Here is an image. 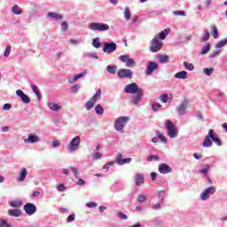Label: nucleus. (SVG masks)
<instances>
[{"instance_id":"f257e3e1","label":"nucleus","mask_w":227,"mask_h":227,"mask_svg":"<svg viewBox=\"0 0 227 227\" xmlns=\"http://www.w3.org/2000/svg\"><path fill=\"white\" fill-rule=\"evenodd\" d=\"M165 127L167 128V136L170 139H176L178 137V128L173 123V121L167 120L165 121Z\"/></svg>"},{"instance_id":"f03ea898","label":"nucleus","mask_w":227,"mask_h":227,"mask_svg":"<svg viewBox=\"0 0 227 227\" xmlns=\"http://www.w3.org/2000/svg\"><path fill=\"white\" fill-rule=\"evenodd\" d=\"M130 121V117L127 116H120L115 119L114 121V129L117 130V132H120L121 130H123L125 129V125Z\"/></svg>"},{"instance_id":"7ed1b4c3","label":"nucleus","mask_w":227,"mask_h":227,"mask_svg":"<svg viewBox=\"0 0 227 227\" xmlns=\"http://www.w3.org/2000/svg\"><path fill=\"white\" fill-rule=\"evenodd\" d=\"M81 145V137H74L70 143L66 146L67 150L69 153H74V152H77L79 150V146Z\"/></svg>"},{"instance_id":"20e7f679","label":"nucleus","mask_w":227,"mask_h":227,"mask_svg":"<svg viewBox=\"0 0 227 227\" xmlns=\"http://www.w3.org/2000/svg\"><path fill=\"white\" fill-rule=\"evenodd\" d=\"M215 186H209L202 191L200 195V199L201 200V201H207L210 199L211 196H213V194H215Z\"/></svg>"},{"instance_id":"39448f33","label":"nucleus","mask_w":227,"mask_h":227,"mask_svg":"<svg viewBox=\"0 0 227 227\" xmlns=\"http://www.w3.org/2000/svg\"><path fill=\"white\" fill-rule=\"evenodd\" d=\"M162 45H164L162 41L157 39V37H153V40H151L149 51L151 52H159V51L162 49Z\"/></svg>"},{"instance_id":"423d86ee","label":"nucleus","mask_w":227,"mask_h":227,"mask_svg":"<svg viewBox=\"0 0 227 227\" xmlns=\"http://www.w3.org/2000/svg\"><path fill=\"white\" fill-rule=\"evenodd\" d=\"M188 109H189V99L184 98L183 101L180 102L176 111L177 114H179L180 116H183L184 114H187Z\"/></svg>"},{"instance_id":"0eeeda50","label":"nucleus","mask_w":227,"mask_h":227,"mask_svg":"<svg viewBox=\"0 0 227 227\" xmlns=\"http://www.w3.org/2000/svg\"><path fill=\"white\" fill-rule=\"evenodd\" d=\"M91 31H109V25L106 23L92 22L89 25Z\"/></svg>"},{"instance_id":"6e6552de","label":"nucleus","mask_w":227,"mask_h":227,"mask_svg":"<svg viewBox=\"0 0 227 227\" xmlns=\"http://www.w3.org/2000/svg\"><path fill=\"white\" fill-rule=\"evenodd\" d=\"M142 90L137 83H129L124 87V92L131 95H136V93H139Z\"/></svg>"},{"instance_id":"1a4fd4ad","label":"nucleus","mask_w":227,"mask_h":227,"mask_svg":"<svg viewBox=\"0 0 227 227\" xmlns=\"http://www.w3.org/2000/svg\"><path fill=\"white\" fill-rule=\"evenodd\" d=\"M119 59L121 63H126V67H128V68H134V67H136V60H134V59H130V56L129 55H121Z\"/></svg>"},{"instance_id":"9d476101","label":"nucleus","mask_w":227,"mask_h":227,"mask_svg":"<svg viewBox=\"0 0 227 227\" xmlns=\"http://www.w3.org/2000/svg\"><path fill=\"white\" fill-rule=\"evenodd\" d=\"M132 70L130 69H120L117 73V75L120 79H132Z\"/></svg>"},{"instance_id":"9b49d317","label":"nucleus","mask_w":227,"mask_h":227,"mask_svg":"<svg viewBox=\"0 0 227 227\" xmlns=\"http://www.w3.org/2000/svg\"><path fill=\"white\" fill-rule=\"evenodd\" d=\"M116 51V43H105L103 47V52L106 54H113Z\"/></svg>"},{"instance_id":"f8f14e48","label":"nucleus","mask_w":227,"mask_h":227,"mask_svg":"<svg viewBox=\"0 0 227 227\" xmlns=\"http://www.w3.org/2000/svg\"><path fill=\"white\" fill-rule=\"evenodd\" d=\"M158 69H159V64H157V62L149 61L147 63V69L145 70V74L146 75H152V74H153V71Z\"/></svg>"},{"instance_id":"ddd939ff","label":"nucleus","mask_w":227,"mask_h":227,"mask_svg":"<svg viewBox=\"0 0 227 227\" xmlns=\"http://www.w3.org/2000/svg\"><path fill=\"white\" fill-rule=\"evenodd\" d=\"M26 145H35V143H40V137L36 134H29L27 138L24 139Z\"/></svg>"},{"instance_id":"4468645a","label":"nucleus","mask_w":227,"mask_h":227,"mask_svg":"<svg viewBox=\"0 0 227 227\" xmlns=\"http://www.w3.org/2000/svg\"><path fill=\"white\" fill-rule=\"evenodd\" d=\"M158 171L161 173V175H168V173H172L173 168L166 163H162L159 165Z\"/></svg>"},{"instance_id":"2eb2a0df","label":"nucleus","mask_w":227,"mask_h":227,"mask_svg":"<svg viewBox=\"0 0 227 227\" xmlns=\"http://www.w3.org/2000/svg\"><path fill=\"white\" fill-rule=\"evenodd\" d=\"M144 92L143 90H139L137 94L131 96V104L133 106H137L141 102V98H143Z\"/></svg>"},{"instance_id":"dca6fc26","label":"nucleus","mask_w":227,"mask_h":227,"mask_svg":"<svg viewBox=\"0 0 227 227\" xmlns=\"http://www.w3.org/2000/svg\"><path fill=\"white\" fill-rule=\"evenodd\" d=\"M24 210L27 215H33L36 212V206L33 203H27L24 206Z\"/></svg>"},{"instance_id":"f3484780","label":"nucleus","mask_w":227,"mask_h":227,"mask_svg":"<svg viewBox=\"0 0 227 227\" xmlns=\"http://www.w3.org/2000/svg\"><path fill=\"white\" fill-rule=\"evenodd\" d=\"M16 95L21 98L23 104H29L31 102V98L29 96L24 93L21 90H16Z\"/></svg>"},{"instance_id":"a211bd4d","label":"nucleus","mask_w":227,"mask_h":227,"mask_svg":"<svg viewBox=\"0 0 227 227\" xmlns=\"http://www.w3.org/2000/svg\"><path fill=\"white\" fill-rule=\"evenodd\" d=\"M169 33H171V28H166L163 31L160 32L159 34H156L154 35V38H156L157 40H166V36H168V35H169Z\"/></svg>"},{"instance_id":"6ab92c4d","label":"nucleus","mask_w":227,"mask_h":227,"mask_svg":"<svg viewBox=\"0 0 227 227\" xmlns=\"http://www.w3.org/2000/svg\"><path fill=\"white\" fill-rule=\"evenodd\" d=\"M47 17L51 19V20H55V22H59V20H63V16L60 13L50 12L47 13Z\"/></svg>"},{"instance_id":"aec40b11","label":"nucleus","mask_w":227,"mask_h":227,"mask_svg":"<svg viewBox=\"0 0 227 227\" xmlns=\"http://www.w3.org/2000/svg\"><path fill=\"white\" fill-rule=\"evenodd\" d=\"M209 137H211V141L215 143V145H217V146L223 145L221 139H219V137H215V134L214 133V129H209Z\"/></svg>"},{"instance_id":"412c9836","label":"nucleus","mask_w":227,"mask_h":227,"mask_svg":"<svg viewBox=\"0 0 227 227\" xmlns=\"http://www.w3.org/2000/svg\"><path fill=\"white\" fill-rule=\"evenodd\" d=\"M202 146L204 148H210V146H212V137H210V129L208 131V135L205 137V140L202 143Z\"/></svg>"},{"instance_id":"4be33fe9","label":"nucleus","mask_w":227,"mask_h":227,"mask_svg":"<svg viewBox=\"0 0 227 227\" xmlns=\"http://www.w3.org/2000/svg\"><path fill=\"white\" fill-rule=\"evenodd\" d=\"M136 185H141V184H145V176L143 174H136L135 176Z\"/></svg>"},{"instance_id":"5701e85b","label":"nucleus","mask_w":227,"mask_h":227,"mask_svg":"<svg viewBox=\"0 0 227 227\" xmlns=\"http://www.w3.org/2000/svg\"><path fill=\"white\" fill-rule=\"evenodd\" d=\"M8 214L11 217H20L22 211L20 209H11L8 211Z\"/></svg>"},{"instance_id":"b1692460","label":"nucleus","mask_w":227,"mask_h":227,"mask_svg":"<svg viewBox=\"0 0 227 227\" xmlns=\"http://www.w3.org/2000/svg\"><path fill=\"white\" fill-rule=\"evenodd\" d=\"M27 176V170L26 168H22L17 180L18 182H24Z\"/></svg>"},{"instance_id":"393cba45","label":"nucleus","mask_w":227,"mask_h":227,"mask_svg":"<svg viewBox=\"0 0 227 227\" xmlns=\"http://www.w3.org/2000/svg\"><path fill=\"white\" fill-rule=\"evenodd\" d=\"M176 79H188L189 75L187 74V71H180L175 74Z\"/></svg>"},{"instance_id":"a878e982","label":"nucleus","mask_w":227,"mask_h":227,"mask_svg":"<svg viewBox=\"0 0 227 227\" xmlns=\"http://www.w3.org/2000/svg\"><path fill=\"white\" fill-rule=\"evenodd\" d=\"M48 107L49 109H51V111H55V113H58V111L61 109V106L59 105L52 102L48 104Z\"/></svg>"},{"instance_id":"bb28decb","label":"nucleus","mask_w":227,"mask_h":227,"mask_svg":"<svg viewBox=\"0 0 227 227\" xmlns=\"http://www.w3.org/2000/svg\"><path fill=\"white\" fill-rule=\"evenodd\" d=\"M159 63L166 64L169 63V56L168 55H159L158 56Z\"/></svg>"},{"instance_id":"cd10ccee","label":"nucleus","mask_w":227,"mask_h":227,"mask_svg":"<svg viewBox=\"0 0 227 227\" xmlns=\"http://www.w3.org/2000/svg\"><path fill=\"white\" fill-rule=\"evenodd\" d=\"M95 104H97L94 100H92L91 98H90V100H88L85 103V107L87 109V111H90V109H93Z\"/></svg>"},{"instance_id":"c85d7f7f","label":"nucleus","mask_w":227,"mask_h":227,"mask_svg":"<svg viewBox=\"0 0 227 227\" xmlns=\"http://www.w3.org/2000/svg\"><path fill=\"white\" fill-rule=\"evenodd\" d=\"M31 89L34 91V93H35L38 100H41L42 99V94L40 93V90H38V87L35 84H32Z\"/></svg>"},{"instance_id":"c756f323","label":"nucleus","mask_w":227,"mask_h":227,"mask_svg":"<svg viewBox=\"0 0 227 227\" xmlns=\"http://www.w3.org/2000/svg\"><path fill=\"white\" fill-rule=\"evenodd\" d=\"M100 95H102V90H98L96 93L93 95L92 98H90V100H93L97 103V100H100Z\"/></svg>"},{"instance_id":"7c9ffc66","label":"nucleus","mask_w":227,"mask_h":227,"mask_svg":"<svg viewBox=\"0 0 227 227\" xmlns=\"http://www.w3.org/2000/svg\"><path fill=\"white\" fill-rule=\"evenodd\" d=\"M106 70H107L108 74H112L113 75H114V74H116V70H118V67L117 66H107Z\"/></svg>"},{"instance_id":"2f4dec72","label":"nucleus","mask_w":227,"mask_h":227,"mask_svg":"<svg viewBox=\"0 0 227 227\" xmlns=\"http://www.w3.org/2000/svg\"><path fill=\"white\" fill-rule=\"evenodd\" d=\"M10 207H12V208H20V207H22V202L20 200L11 201Z\"/></svg>"},{"instance_id":"473e14b6","label":"nucleus","mask_w":227,"mask_h":227,"mask_svg":"<svg viewBox=\"0 0 227 227\" xmlns=\"http://www.w3.org/2000/svg\"><path fill=\"white\" fill-rule=\"evenodd\" d=\"M92 45L95 47V49H100L102 47V44L100 43V39L98 37H96L92 41Z\"/></svg>"},{"instance_id":"72a5a7b5","label":"nucleus","mask_w":227,"mask_h":227,"mask_svg":"<svg viewBox=\"0 0 227 227\" xmlns=\"http://www.w3.org/2000/svg\"><path fill=\"white\" fill-rule=\"evenodd\" d=\"M210 38V32L208 30H204V33L201 36V42H208Z\"/></svg>"},{"instance_id":"f704fd0d","label":"nucleus","mask_w":227,"mask_h":227,"mask_svg":"<svg viewBox=\"0 0 227 227\" xmlns=\"http://www.w3.org/2000/svg\"><path fill=\"white\" fill-rule=\"evenodd\" d=\"M227 45V38L219 41L216 44H215V49H221L224 46Z\"/></svg>"},{"instance_id":"c9c22d12","label":"nucleus","mask_w":227,"mask_h":227,"mask_svg":"<svg viewBox=\"0 0 227 227\" xmlns=\"http://www.w3.org/2000/svg\"><path fill=\"white\" fill-rule=\"evenodd\" d=\"M211 36H213L215 39L219 38V30L217 29V27H212Z\"/></svg>"},{"instance_id":"e433bc0d","label":"nucleus","mask_w":227,"mask_h":227,"mask_svg":"<svg viewBox=\"0 0 227 227\" xmlns=\"http://www.w3.org/2000/svg\"><path fill=\"white\" fill-rule=\"evenodd\" d=\"M95 111L99 116H102V114H104V107L102 106V105H97L95 107Z\"/></svg>"},{"instance_id":"4c0bfd02","label":"nucleus","mask_w":227,"mask_h":227,"mask_svg":"<svg viewBox=\"0 0 227 227\" xmlns=\"http://www.w3.org/2000/svg\"><path fill=\"white\" fill-rule=\"evenodd\" d=\"M203 74H205V75H207L208 77H210V75H212L214 74V67H205L203 69Z\"/></svg>"},{"instance_id":"58836bf2","label":"nucleus","mask_w":227,"mask_h":227,"mask_svg":"<svg viewBox=\"0 0 227 227\" xmlns=\"http://www.w3.org/2000/svg\"><path fill=\"white\" fill-rule=\"evenodd\" d=\"M156 137L158 139H160V141H161V143H168V138H166V137H164L160 131L156 132Z\"/></svg>"},{"instance_id":"ea45409f","label":"nucleus","mask_w":227,"mask_h":227,"mask_svg":"<svg viewBox=\"0 0 227 227\" xmlns=\"http://www.w3.org/2000/svg\"><path fill=\"white\" fill-rule=\"evenodd\" d=\"M88 74V70H84L83 72L78 74L77 75L74 76V81H78V79H82V77H84Z\"/></svg>"},{"instance_id":"a19ab883","label":"nucleus","mask_w":227,"mask_h":227,"mask_svg":"<svg viewBox=\"0 0 227 227\" xmlns=\"http://www.w3.org/2000/svg\"><path fill=\"white\" fill-rule=\"evenodd\" d=\"M124 19L125 20H130V9L129 7L124 8Z\"/></svg>"},{"instance_id":"79ce46f5","label":"nucleus","mask_w":227,"mask_h":227,"mask_svg":"<svg viewBox=\"0 0 227 227\" xmlns=\"http://www.w3.org/2000/svg\"><path fill=\"white\" fill-rule=\"evenodd\" d=\"M116 162L119 166H123V155L121 153L116 155Z\"/></svg>"},{"instance_id":"37998d69","label":"nucleus","mask_w":227,"mask_h":227,"mask_svg":"<svg viewBox=\"0 0 227 227\" xmlns=\"http://www.w3.org/2000/svg\"><path fill=\"white\" fill-rule=\"evenodd\" d=\"M184 67L186 70H190L191 72L194 70V65L192 63L184 62Z\"/></svg>"},{"instance_id":"c03bdc74","label":"nucleus","mask_w":227,"mask_h":227,"mask_svg":"<svg viewBox=\"0 0 227 227\" xmlns=\"http://www.w3.org/2000/svg\"><path fill=\"white\" fill-rule=\"evenodd\" d=\"M69 169L73 171L74 178H79V168L75 167H69Z\"/></svg>"},{"instance_id":"a18cd8bd","label":"nucleus","mask_w":227,"mask_h":227,"mask_svg":"<svg viewBox=\"0 0 227 227\" xmlns=\"http://www.w3.org/2000/svg\"><path fill=\"white\" fill-rule=\"evenodd\" d=\"M60 29L62 33H67V31H68V23L67 21H63L60 25Z\"/></svg>"},{"instance_id":"49530a36","label":"nucleus","mask_w":227,"mask_h":227,"mask_svg":"<svg viewBox=\"0 0 227 227\" xmlns=\"http://www.w3.org/2000/svg\"><path fill=\"white\" fill-rule=\"evenodd\" d=\"M208 52H210V43H207V45H205L202 50H201V54H208Z\"/></svg>"},{"instance_id":"de8ad7c7","label":"nucleus","mask_w":227,"mask_h":227,"mask_svg":"<svg viewBox=\"0 0 227 227\" xmlns=\"http://www.w3.org/2000/svg\"><path fill=\"white\" fill-rule=\"evenodd\" d=\"M12 11L15 15H20V13H22V10L20 9L19 5H14Z\"/></svg>"},{"instance_id":"09e8293b","label":"nucleus","mask_w":227,"mask_h":227,"mask_svg":"<svg viewBox=\"0 0 227 227\" xmlns=\"http://www.w3.org/2000/svg\"><path fill=\"white\" fill-rule=\"evenodd\" d=\"M160 102H162L163 104H167V102L169 100V96H168V94H162L160 97Z\"/></svg>"},{"instance_id":"8fccbe9b","label":"nucleus","mask_w":227,"mask_h":227,"mask_svg":"<svg viewBox=\"0 0 227 227\" xmlns=\"http://www.w3.org/2000/svg\"><path fill=\"white\" fill-rule=\"evenodd\" d=\"M100 159H102V153L96 152L92 154L93 160H98Z\"/></svg>"},{"instance_id":"3c124183","label":"nucleus","mask_w":227,"mask_h":227,"mask_svg":"<svg viewBox=\"0 0 227 227\" xmlns=\"http://www.w3.org/2000/svg\"><path fill=\"white\" fill-rule=\"evenodd\" d=\"M84 58H91L93 59H98V56L95 53H83Z\"/></svg>"},{"instance_id":"603ef678","label":"nucleus","mask_w":227,"mask_h":227,"mask_svg":"<svg viewBox=\"0 0 227 227\" xmlns=\"http://www.w3.org/2000/svg\"><path fill=\"white\" fill-rule=\"evenodd\" d=\"M152 160L159 161L160 160L159 155H151L147 157L148 162H152Z\"/></svg>"},{"instance_id":"864d4df0","label":"nucleus","mask_w":227,"mask_h":227,"mask_svg":"<svg viewBox=\"0 0 227 227\" xmlns=\"http://www.w3.org/2000/svg\"><path fill=\"white\" fill-rule=\"evenodd\" d=\"M173 15L176 16V17H185V12L184 11H174L173 12Z\"/></svg>"},{"instance_id":"5fc2aeb1","label":"nucleus","mask_w":227,"mask_h":227,"mask_svg":"<svg viewBox=\"0 0 227 227\" xmlns=\"http://www.w3.org/2000/svg\"><path fill=\"white\" fill-rule=\"evenodd\" d=\"M12 53V46L8 45L5 48V51L4 53V58H8V56H10V54Z\"/></svg>"},{"instance_id":"6e6d98bb","label":"nucleus","mask_w":227,"mask_h":227,"mask_svg":"<svg viewBox=\"0 0 227 227\" xmlns=\"http://www.w3.org/2000/svg\"><path fill=\"white\" fill-rule=\"evenodd\" d=\"M137 201H138V203H145V201H146V196L142 194L138 195Z\"/></svg>"},{"instance_id":"4d7b16f0","label":"nucleus","mask_w":227,"mask_h":227,"mask_svg":"<svg viewBox=\"0 0 227 227\" xmlns=\"http://www.w3.org/2000/svg\"><path fill=\"white\" fill-rule=\"evenodd\" d=\"M153 110L154 111H159L160 109L162 108V105L159 104V103H153L152 105Z\"/></svg>"},{"instance_id":"13d9d810","label":"nucleus","mask_w":227,"mask_h":227,"mask_svg":"<svg viewBox=\"0 0 227 227\" xmlns=\"http://www.w3.org/2000/svg\"><path fill=\"white\" fill-rule=\"evenodd\" d=\"M0 227H12L6 222V220L0 219Z\"/></svg>"},{"instance_id":"bf43d9fd","label":"nucleus","mask_w":227,"mask_h":227,"mask_svg":"<svg viewBox=\"0 0 227 227\" xmlns=\"http://www.w3.org/2000/svg\"><path fill=\"white\" fill-rule=\"evenodd\" d=\"M74 221H75V214L73 213L67 216V223H74Z\"/></svg>"},{"instance_id":"052dcab7","label":"nucleus","mask_w":227,"mask_h":227,"mask_svg":"<svg viewBox=\"0 0 227 227\" xmlns=\"http://www.w3.org/2000/svg\"><path fill=\"white\" fill-rule=\"evenodd\" d=\"M79 88H81V84H75L71 87L72 93H77V91H79Z\"/></svg>"},{"instance_id":"680f3d73","label":"nucleus","mask_w":227,"mask_h":227,"mask_svg":"<svg viewBox=\"0 0 227 227\" xmlns=\"http://www.w3.org/2000/svg\"><path fill=\"white\" fill-rule=\"evenodd\" d=\"M110 166H114V161H109L104 165L103 169L109 170Z\"/></svg>"},{"instance_id":"e2e57ef3","label":"nucleus","mask_w":227,"mask_h":227,"mask_svg":"<svg viewBox=\"0 0 227 227\" xmlns=\"http://www.w3.org/2000/svg\"><path fill=\"white\" fill-rule=\"evenodd\" d=\"M117 217H119L120 219H124V220L129 219V216H127V215H125L123 212H119L117 214Z\"/></svg>"},{"instance_id":"0e129e2a","label":"nucleus","mask_w":227,"mask_h":227,"mask_svg":"<svg viewBox=\"0 0 227 227\" xmlns=\"http://www.w3.org/2000/svg\"><path fill=\"white\" fill-rule=\"evenodd\" d=\"M153 210H160V202H157L156 204H153L152 206Z\"/></svg>"},{"instance_id":"69168bd1","label":"nucleus","mask_w":227,"mask_h":227,"mask_svg":"<svg viewBox=\"0 0 227 227\" xmlns=\"http://www.w3.org/2000/svg\"><path fill=\"white\" fill-rule=\"evenodd\" d=\"M12 109V105L9 103H6L3 106V110L4 111H10Z\"/></svg>"},{"instance_id":"338daca9","label":"nucleus","mask_w":227,"mask_h":227,"mask_svg":"<svg viewBox=\"0 0 227 227\" xmlns=\"http://www.w3.org/2000/svg\"><path fill=\"white\" fill-rule=\"evenodd\" d=\"M86 207H88V208H95V207H97V203H95V202H88L86 204Z\"/></svg>"},{"instance_id":"774afa93","label":"nucleus","mask_w":227,"mask_h":227,"mask_svg":"<svg viewBox=\"0 0 227 227\" xmlns=\"http://www.w3.org/2000/svg\"><path fill=\"white\" fill-rule=\"evenodd\" d=\"M219 54H221V51H213V52L209 55V58H216V56H219Z\"/></svg>"}]
</instances>
